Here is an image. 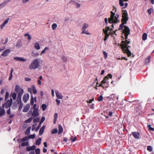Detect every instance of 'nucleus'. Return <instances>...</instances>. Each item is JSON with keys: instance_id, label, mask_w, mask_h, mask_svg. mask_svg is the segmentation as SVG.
I'll return each instance as SVG.
<instances>
[{"instance_id": "603ef678", "label": "nucleus", "mask_w": 154, "mask_h": 154, "mask_svg": "<svg viewBox=\"0 0 154 154\" xmlns=\"http://www.w3.org/2000/svg\"><path fill=\"white\" fill-rule=\"evenodd\" d=\"M94 98H93V99L90 100L89 101H87V103H91L92 102V101H94Z\"/></svg>"}, {"instance_id": "6e6552de", "label": "nucleus", "mask_w": 154, "mask_h": 154, "mask_svg": "<svg viewBox=\"0 0 154 154\" xmlns=\"http://www.w3.org/2000/svg\"><path fill=\"white\" fill-rule=\"evenodd\" d=\"M108 79L109 78H107V77H105L103 79L102 81V82L103 84H106V85L104 84V86L105 88L107 87L109 85V82L108 81Z\"/></svg>"}, {"instance_id": "e2e57ef3", "label": "nucleus", "mask_w": 154, "mask_h": 154, "mask_svg": "<svg viewBox=\"0 0 154 154\" xmlns=\"http://www.w3.org/2000/svg\"><path fill=\"white\" fill-rule=\"evenodd\" d=\"M31 80V79L28 77H26L25 78V80L26 81H29Z\"/></svg>"}, {"instance_id": "79ce46f5", "label": "nucleus", "mask_w": 154, "mask_h": 154, "mask_svg": "<svg viewBox=\"0 0 154 154\" xmlns=\"http://www.w3.org/2000/svg\"><path fill=\"white\" fill-rule=\"evenodd\" d=\"M48 49V48L47 47H45V48H44V49L42 51V52L41 53V55H42L44 53L45 51L47 50Z\"/></svg>"}, {"instance_id": "39448f33", "label": "nucleus", "mask_w": 154, "mask_h": 154, "mask_svg": "<svg viewBox=\"0 0 154 154\" xmlns=\"http://www.w3.org/2000/svg\"><path fill=\"white\" fill-rule=\"evenodd\" d=\"M122 22H123L124 23H126L128 19V14L127 11L122 10Z\"/></svg>"}, {"instance_id": "e433bc0d", "label": "nucleus", "mask_w": 154, "mask_h": 154, "mask_svg": "<svg viewBox=\"0 0 154 154\" xmlns=\"http://www.w3.org/2000/svg\"><path fill=\"white\" fill-rule=\"evenodd\" d=\"M147 150L149 152H151L152 150V147L150 146H148L147 147Z\"/></svg>"}, {"instance_id": "338daca9", "label": "nucleus", "mask_w": 154, "mask_h": 154, "mask_svg": "<svg viewBox=\"0 0 154 154\" xmlns=\"http://www.w3.org/2000/svg\"><path fill=\"white\" fill-rule=\"evenodd\" d=\"M62 59L64 61L66 62V61L67 60V59H66V58L65 56L63 57H62Z\"/></svg>"}, {"instance_id": "052dcab7", "label": "nucleus", "mask_w": 154, "mask_h": 154, "mask_svg": "<svg viewBox=\"0 0 154 154\" xmlns=\"http://www.w3.org/2000/svg\"><path fill=\"white\" fill-rule=\"evenodd\" d=\"M57 116L58 114L57 113H55L54 115V119H57Z\"/></svg>"}, {"instance_id": "a878e982", "label": "nucleus", "mask_w": 154, "mask_h": 154, "mask_svg": "<svg viewBox=\"0 0 154 154\" xmlns=\"http://www.w3.org/2000/svg\"><path fill=\"white\" fill-rule=\"evenodd\" d=\"M32 55L33 57H36L38 56L39 54L35 52L34 51H32L31 54Z\"/></svg>"}, {"instance_id": "6e6d98bb", "label": "nucleus", "mask_w": 154, "mask_h": 154, "mask_svg": "<svg viewBox=\"0 0 154 154\" xmlns=\"http://www.w3.org/2000/svg\"><path fill=\"white\" fill-rule=\"evenodd\" d=\"M40 124H39L38 126L36 127V128L35 129V131H38V129H39V128H40Z\"/></svg>"}, {"instance_id": "9b49d317", "label": "nucleus", "mask_w": 154, "mask_h": 154, "mask_svg": "<svg viewBox=\"0 0 154 154\" xmlns=\"http://www.w3.org/2000/svg\"><path fill=\"white\" fill-rule=\"evenodd\" d=\"M132 134L133 137L136 139H138L140 138V133L137 132H132Z\"/></svg>"}, {"instance_id": "ea45409f", "label": "nucleus", "mask_w": 154, "mask_h": 154, "mask_svg": "<svg viewBox=\"0 0 154 154\" xmlns=\"http://www.w3.org/2000/svg\"><path fill=\"white\" fill-rule=\"evenodd\" d=\"M25 36H28V39L30 40L31 39V37L30 35L28 33H25L24 35Z\"/></svg>"}, {"instance_id": "7ed1b4c3", "label": "nucleus", "mask_w": 154, "mask_h": 154, "mask_svg": "<svg viewBox=\"0 0 154 154\" xmlns=\"http://www.w3.org/2000/svg\"><path fill=\"white\" fill-rule=\"evenodd\" d=\"M15 91L16 93H18L16 101L17 103L19 104L21 102V97L23 93V90L19 86L16 85Z\"/></svg>"}, {"instance_id": "f8f14e48", "label": "nucleus", "mask_w": 154, "mask_h": 154, "mask_svg": "<svg viewBox=\"0 0 154 154\" xmlns=\"http://www.w3.org/2000/svg\"><path fill=\"white\" fill-rule=\"evenodd\" d=\"M36 148V146L35 145H33L32 146H28L26 147V150L27 151H30L32 150L33 151L35 150Z\"/></svg>"}, {"instance_id": "a211bd4d", "label": "nucleus", "mask_w": 154, "mask_h": 154, "mask_svg": "<svg viewBox=\"0 0 154 154\" xmlns=\"http://www.w3.org/2000/svg\"><path fill=\"white\" fill-rule=\"evenodd\" d=\"M5 112L4 109H2L0 106V116L1 117L4 115L5 114Z\"/></svg>"}, {"instance_id": "473e14b6", "label": "nucleus", "mask_w": 154, "mask_h": 154, "mask_svg": "<svg viewBox=\"0 0 154 154\" xmlns=\"http://www.w3.org/2000/svg\"><path fill=\"white\" fill-rule=\"evenodd\" d=\"M21 42L20 41H19L17 43L16 46L17 47L20 48L21 46Z\"/></svg>"}, {"instance_id": "cd10ccee", "label": "nucleus", "mask_w": 154, "mask_h": 154, "mask_svg": "<svg viewBox=\"0 0 154 154\" xmlns=\"http://www.w3.org/2000/svg\"><path fill=\"white\" fill-rule=\"evenodd\" d=\"M29 144V142H22L21 144V146H27Z\"/></svg>"}, {"instance_id": "b1692460", "label": "nucleus", "mask_w": 154, "mask_h": 154, "mask_svg": "<svg viewBox=\"0 0 154 154\" xmlns=\"http://www.w3.org/2000/svg\"><path fill=\"white\" fill-rule=\"evenodd\" d=\"M42 138H39L36 140L35 142V144L37 145H38L40 144L42 140Z\"/></svg>"}, {"instance_id": "c03bdc74", "label": "nucleus", "mask_w": 154, "mask_h": 154, "mask_svg": "<svg viewBox=\"0 0 154 154\" xmlns=\"http://www.w3.org/2000/svg\"><path fill=\"white\" fill-rule=\"evenodd\" d=\"M39 120V119L38 118H35L33 119V122L34 123H36L38 122Z\"/></svg>"}, {"instance_id": "de8ad7c7", "label": "nucleus", "mask_w": 154, "mask_h": 154, "mask_svg": "<svg viewBox=\"0 0 154 154\" xmlns=\"http://www.w3.org/2000/svg\"><path fill=\"white\" fill-rule=\"evenodd\" d=\"M103 54L104 55V58L106 59L107 57V53L105 51H103Z\"/></svg>"}, {"instance_id": "2f4dec72", "label": "nucleus", "mask_w": 154, "mask_h": 154, "mask_svg": "<svg viewBox=\"0 0 154 154\" xmlns=\"http://www.w3.org/2000/svg\"><path fill=\"white\" fill-rule=\"evenodd\" d=\"M12 96L14 100H16L17 97L16 94L15 92H14L12 94Z\"/></svg>"}, {"instance_id": "4468645a", "label": "nucleus", "mask_w": 154, "mask_h": 154, "mask_svg": "<svg viewBox=\"0 0 154 154\" xmlns=\"http://www.w3.org/2000/svg\"><path fill=\"white\" fill-rule=\"evenodd\" d=\"M55 94L56 97L59 99H62L63 98V96L61 93L58 92V91H55Z\"/></svg>"}, {"instance_id": "f03ea898", "label": "nucleus", "mask_w": 154, "mask_h": 154, "mask_svg": "<svg viewBox=\"0 0 154 154\" xmlns=\"http://www.w3.org/2000/svg\"><path fill=\"white\" fill-rule=\"evenodd\" d=\"M113 8L112 11H114V12H113L112 11L110 12V17L108 19L109 22L111 23H119L120 20L118 19L119 15L117 14L116 15L115 14V12H116L117 9L114 6Z\"/></svg>"}, {"instance_id": "680f3d73", "label": "nucleus", "mask_w": 154, "mask_h": 154, "mask_svg": "<svg viewBox=\"0 0 154 154\" xmlns=\"http://www.w3.org/2000/svg\"><path fill=\"white\" fill-rule=\"evenodd\" d=\"M106 77H107V78H112V75L111 74H109L107 75Z\"/></svg>"}, {"instance_id": "4d7b16f0", "label": "nucleus", "mask_w": 154, "mask_h": 154, "mask_svg": "<svg viewBox=\"0 0 154 154\" xmlns=\"http://www.w3.org/2000/svg\"><path fill=\"white\" fill-rule=\"evenodd\" d=\"M36 104H33V108L34 110H35V109H38V108H36Z\"/></svg>"}, {"instance_id": "a19ab883", "label": "nucleus", "mask_w": 154, "mask_h": 154, "mask_svg": "<svg viewBox=\"0 0 154 154\" xmlns=\"http://www.w3.org/2000/svg\"><path fill=\"white\" fill-rule=\"evenodd\" d=\"M35 153L36 154H40V149L39 148H37L35 149Z\"/></svg>"}, {"instance_id": "ddd939ff", "label": "nucleus", "mask_w": 154, "mask_h": 154, "mask_svg": "<svg viewBox=\"0 0 154 154\" xmlns=\"http://www.w3.org/2000/svg\"><path fill=\"white\" fill-rule=\"evenodd\" d=\"M14 59L15 60H16L20 61H26V59H25L23 58L20 57H14Z\"/></svg>"}, {"instance_id": "1a4fd4ad", "label": "nucleus", "mask_w": 154, "mask_h": 154, "mask_svg": "<svg viewBox=\"0 0 154 154\" xmlns=\"http://www.w3.org/2000/svg\"><path fill=\"white\" fill-rule=\"evenodd\" d=\"M12 102V99H11V100H8L6 102L5 104V108L6 109H8V108H10V107L11 104Z\"/></svg>"}, {"instance_id": "3c124183", "label": "nucleus", "mask_w": 154, "mask_h": 154, "mask_svg": "<svg viewBox=\"0 0 154 154\" xmlns=\"http://www.w3.org/2000/svg\"><path fill=\"white\" fill-rule=\"evenodd\" d=\"M45 120V118L44 117H43L41 119V121H40V124H41L43 123Z\"/></svg>"}, {"instance_id": "f257e3e1", "label": "nucleus", "mask_w": 154, "mask_h": 154, "mask_svg": "<svg viewBox=\"0 0 154 154\" xmlns=\"http://www.w3.org/2000/svg\"><path fill=\"white\" fill-rule=\"evenodd\" d=\"M123 30L125 36V40L122 42L120 46L123 52L124 53H127L128 57H130L131 56V54L128 48L130 47L128 45L130 42V39L128 38V36L130 33V30L128 27L125 26H124V29Z\"/></svg>"}, {"instance_id": "49530a36", "label": "nucleus", "mask_w": 154, "mask_h": 154, "mask_svg": "<svg viewBox=\"0 0 154 154\" xmlns=\"http://www.w3.org/2000/svg\"><path fill=\"white\" fill-rule=\"evenodd\" d=\"M103 98V97L102 95H100L98 97L97 101H100L102 100Z\"/></svg>"}, {"instance_id": "bb28decb", "label": "nucleus", "mask_w": 154, "mask_h": 154, "mask_svg": "<svg viewBox=\"0 0 154 154\" xmlns=\"http://www.w3.org/2000/svg\"><path fill=\"white\" fill-rule=\"evenodd\" d=\"M147 38V34L145 33H144L142 35V39L143 40H145Z\"/></svg>"}, {"instance_id": "20e7f679", "label": "nucleus", "mask_w": 154, "mask_h": 154, "mask_svg": "<svg viewBox=\"0 0 154 154\" xmlns=\"http://www.w3.org/2000/svg\"><path fill=\"white\" fill-rule=\"evenodd\" d=\"M39 66V62L38 59H35L33 60L31 62L29 66L30 69H35Z\"/></svg>"}, {"instance_id": "412c9836", "label": "nucleus", "mask_w": 154, "mask_h": 154, "mask_svg": "<svg viewBox=\"0 0 154 154\" xmlns=\"http://www.w3.org/2000/svg\"><path fill=\"white\" fill-rule=\"evenodd\" d=\"M63 128L61 125H58V134H60L63 132Z\"/></svg>"}, {"instance_id": "9d476101", "label": "nucleus", "mask_w": 154, "mask_h": 154, "mask_svg": "<svg viewBox=\"0 0 154 154\" xmlns=\"http://www.w3.org/2000/svg\"><path fill=\"white\" fill-rule=\"evenodd\" d=\"M29 98V95L28 94L26 93L24 94L23 96V100L25 103H26Z\"/></svg>"}, {"instance_id": "864d4df0", "label": "nucleus", "mask_w": 154, "mask_h": 154, "mask_svg": "<svg viewBox=\"0 0 154 154\" xmlns=\"http://www.w3.org/2000/svg\"><path fill=\"white\" fill-rule=\"evenodd\" d=\"M152 10V9H151V8L147 10L148 13L150 15L151 14V13Z\"/></svg>"}, {"instance_id": "774afa93", "label": "nucleus", "mask_w": 154, "mask_h": 154, "mask_svg": "<svg viewBox=\"0 0 154 154\" xmlns=\"http://www.w3.org/2000/svg\"><path fill=\"white\" fill-rule=\"evenodd\" d=\"M102 84H103L102 82L101 83H100V84L99 85V87H102L103 88H105L104 87V84H103V85Z\"/></svg>"}, {"instance_id": "5701e85b", "label": "nucleus", "mask_w": 154, "mask_h": 154, "mask_svg": "<svg viewBox=\"0 0 154 154\" xmlns=\"http://www.w3.org/2000/svg\"><path fill=\"white\" fill-rule=\"evenodd\" d=\"M11 0H5L3 3L0 4V6H1L2 7H4L5 5L6 4L10 1Z\"/></svg>"}, {"instance_id": "423d86ee", "label": "nucleus", "mask_w": 154, "mask_h": 154, "mask_svg": "<svg viewBox=\"0 0 154 154\" xmlns=\"http://www.w3.org/2000/svg\"><path fill=\"white\" fill-rule=\"evenodd\" d=\"M88 25L86 23H84L82 28V32L81 33L85 34L88 35H90V33H89L87 30H86V29L88 28Z\"/></svg>"}, {"instance_id": "4be33fe9", "label": "nucleus", "mask_w": 154, "mask_h": 154, "mask_svg": "<svg viewBox=\"0 0 154 154\" xmlns=\"http://www.w3.org/2000/svg\"><path fill=\"white\" fill-rule=\"evenodd\" d=\"M45 126H43L40 129L39 131V135H41L43 134L45 128Z\"/></svg>"}, {"instance_id": "4c0bfd02", "label": "nucleus", "mask_w": 154, "mask_h": 154, "mask_svg": "<svg viewBox=\"0 0 154 154\" xmlns=\"http://www.w3.org/2000/svg\"><path fill=\"white\" fill-rule=\"evenodd\" d=\"M32 119V117H30L28 119L26 120L25 121V122L26 123H28L30 122L31 121Z\"/></svg>"}, {"instance_id": "0eeeda50", "label": "nucleus", "mask_w": 154, "mask_h": 154, "mask_svg": "<svg viewBox=\"0 0 154 154\" xmlns=\"http://www.w3.org/2000/svg\"><path fill=\"white\" fill-rule=\"evenodd\" d=\"M109 30L111 31L113 30L112 28H111L110 29L109 26H106V27L105 29H103V31L104 32V34H105V37L107 38H108L109 37L110 34V33H108V31Z\"/></svg>"}, {"instance_id": "2eb2a0df", "label": "nucleus", "mask_w": 154, "mask_h": 154, "mask_svg": "<svg viewBox=\"0 0 154 154\" xmlns=\"http://www.w3.org/2000/svg\"><path fill=\"white\" fill-rule=\"evenodd\" d=\"M9 19V18H7L3 22V24L2 25H1L0 27L2 29H3L5 26V25L8 23Z\"/></svg>"}, {"instance_id": "aec40b11", "label": "nucleus", "mask_w": 154, "mask_h": 154, "mask_svg": "<svg viewBox=\"0 0 154 154\" xmlns=\"http://www.w3.org/2000/svg\"><path fill=\"white\" fill-rule=\"evenodd\" d=\"M30 108V106L29 105H26L24 107L23 111V112H27L29 110Z\"/></svg>"}, {"instance_id": "7c9ffc66", "label": "nucleus", "mask_w": 154, "mask_h": 154, "mask_svg": "<svg viewBox=\"0 0 154 154\" xmlns=\"http://www.w3.org/2000/svg\"><path fill=\"white\" fill-rule=\"evenodd\" d=\"M57 132V128H55L51 130V133L52 134H55Z\"/></svg>"}, {"instance_id": "58836bf2", "label": "nucleus", "mask_w": 154, "mask_h": 154, "mask_svg": "<svg viewBox=\"0 0 154 154\" xmlns=\"http://www.w3.org/2000/svg\"><path fill=\"white\" fill-rule=\"evenodd\" d=\"M35 137V134H33L32 135H30L28 137V139H33Z\"/></svg>"}, {"instance_id": "09e8293b", "label": "nucleus", "mask_w": 154, "mask_h": 154, "mask_svg": "<svg viewBox=\"0 0 154 154\" xmlns=\"http://www.w3.org/2000/svg\"><path fill=\"white\" fill-rule=\"evenodd\" d=\"M9 96V93L8 92H7L5 94V100L7 99L8 98Z\"/></svg>"}, {"instance_id": "a18cd8bd", "label": "nucleus", "mask_w": 154, "mask_h": 154, "mask_svg": "<svg viewBox=\"0 0 154 154\" xmlns=\"http://www.w3.org/2000/svg\"><path fill=\"white\" fill-rule=\"evenodd\" d=\"M123 1V0H119V4L121 6H123L124 5Z\"/></svg>"}, {"instance_id": "13d9d810", "label": "nucleus", "mask_w": 154, "mask_h": 154, "mask_svg": "<svg viewBox=\"0 0 154 154\" xmlns=\"http://www.w3.org/2000/svg\"><path fill=\"white\" fill-rule=\"evenodd\" d=\"M17 142L19 143H21L22 142V139H20V138H18L17 139Z\"/></svg>"}, {"instance_id": "69168bd1", "label": "nucleus", "mask_w": 154, "mask_h": 154, "mask_svg": "<svg viewBox=\"0 0 154 154\" xmlns=\"http://www.w3.org/2000/svg\"><path fill=\"white\" fill-rule=\"evenodd\" d=\"M7 113L8 115H10V108H9L8 109L7 111Z\"/></svg>"}, {"instance_id": "37998d69", "label": "nucleus", "mask_w": 154, "mask_h": 154, "mask_svg": "<svg viewBox=\"0 0 154 154\" xmlns=\"http://www.w3.org/2000/svg\"><path fill=\"white\" fill-rule=\"evenodd\" d=\"M29 139L27 137H25L23 138L22 139V142H24L25 141H27Z\"/></svg>"}, {"instance_id": "f3484780", "label": "nucleus", "mask_w": 154, "mask_h": 154, "mask_svg": "<svg viewBox=\"0 0 154 154\" xmlns=\"http://www.w3.org/2000/svg\"><path fill=\"white\" fill-rule=\"evenodd\" d=\"M39 113L38 112V109H35L33 110V111L32 114V116L34 117H35L38 116Z\"/></svg>"}, {"instance_id": "6ab92c4d", "label": "nucleus", "mask_w": 154, "mask_h": 154, "mask_svg": "<svg viewBox=\"0 0 154 154\" xmlns=\"http://www.w3.org/2000/svg\"><path fill=\"white\" fill-rule=\"evenodd\" d=\"M151 59V56H149L146 59L145 64L148 65L150 63Z\"/></svg>"}, {"instance_id": "bf43d9fd", "label": "nucleus", "mask_w": 154, "mask_h": 154, "mask_svg": "<svg viewBox=\"0 0 154 154\" xmlns=\"http://www.w3.org/2000/svg\"><path fill=\"white\" fill-rule=\"evenodd\" d=\"M77 137H74L71 140L73 142H74L77 139Z\"/></svg>"}, {"instance_id": "f704fd0d", "label": "nucleus", "mask_w": 154, "mask_h": 154, "mask_svg": "<svg viewBox=\"0 0 154 154\" xmlns=\"http://www.w3.org/2000/svg\"><path fill=\"white\" fill-rule=\"evenodd\" d=\"M122 23L119 26V30H122L123 29L124 27V24H125L126 23H124L123 22H122Z\"/></svg>"}, {"instance_id": "5fc2aeb1", "label": "nucleus", "mask_w": 154, "mask_h": 154, "mask_svg": "<svg viewBox=\"0 0 154 154\" xmlns=\"http://www.w3.org/2000/svg\"><path fill=\"white\" fill-rule=\"evenodd\" d=\"M56 101L57 102V105H58L60 104V101L57 99L56 100Z\"/></svg>"}, {"instance_id": "c9c22d12", "label": "nucleus", "mask_w": 154, "mask_h": 154, "mask_svg": "<svg viewBox=\"0 0 154 154\" xmlns=\"http://www.w3.org/2000/svg\"><path fill=\"white\" fill-rule=\"evenodd\" d=\"M57 24L55 23H54L52 25V28L53 30H55L56 28H57Z\"/></svg>"}, {"instance_id": "393cba45", "label": "nucleus", "mask_w": 154, "mask_h": 154, "mask_svg": "<svg viewBox=\"0 0 154 154\" xmlns=\"http://www.w3.org/2000/svg\"><path fill=\"white\" fill-rule=\"evenodd\" d=\"M34 47L37 50H39L40 49V46L38 42H36L34 44Z\"/></svg>"}, {"instance_id": "0e129e2a", "label": "nucleus", "mask_w": 154, "mask_h": 154, "mask_svg": "<svg viewBox=\"0 0 154 154\" xmlns=\"http://www.w3.org/2000/svg\"><path fill=\"white\" fill-rule=\"evenodd\" d=\"M75 3L76 5V8H79L80 6V5L76 2H75Z\"/></svg>"}, {"instance_id": "72a5a7b5", "label": "nucleus", "mask_w": 154, "mask_h": 154, "mask_svg": "<svg viewBox=\"0 0 154 154\" xmlns=\"http://www.w3.org/2000/svg\"><path fill=\"white\" fill-rule=\"evenodd\" d=\"M34 98L32 95L31 96V99L30 101V103L32 105L34 104Z\"/></svg>"}, {"instance_id": "8fccbe9b", "label": "nucleus", "mask_w": 154, "mask_h": 154, "mask_svg": "<svg viewBox=\"0 0 154 154\" xmlns=\"http://www.w3.org/2000/svg\"><path fill=\"white\" fill-rule=\"evenodd\" d=\"M30 131L29 130L27 129L25 132V134L26 135H29L30 134Z\"/></svg>"}, {"instance_id": "dca6fc26", "label": "nucleus", "mask_w": 154, "mask_h": 154, "mask_svg": "<svg viewBox=\"0 0 154 154\" xmlns=\"http://www.w3.org/2000/svg\"><path fill=\"white\" fill-rule=\"evenodd\" d=\"M10 52V50L9 49H7L5 50L2 54V56L3 57H5L8 55V54Z\"/></svg>"}, {"instance_id": "c85d7f7f", "label": "nucleus", "mask_w": 154, "mask_h": 154, "mask_svg": "<svg viewBox=\"0 0 154 154\" xmlns=\"http://www.w3.org/2000/svg\"><path fill=\"white\" fill-rule=\"evenodd\" d=\"M32 88L33 93L35 94H36L37 92V91L35 88V86L34 85H33L32 86Z\"/></svg>"}, {"instance_id": "c756f323", "label": "nucleus", "mask_w": 154, "mask_h": 154, "mask_svg": "<svg viewBox=\"0 0 154 154\" xmlns=\"http://www.w3.org/2000/svg\"><path fill=\"white\" fill-rule=\"evenodd\" d=\"M42 109L43 111H45L47 108V106L45 104H43L42 105Z\"/></svg>"}]
</instances>
